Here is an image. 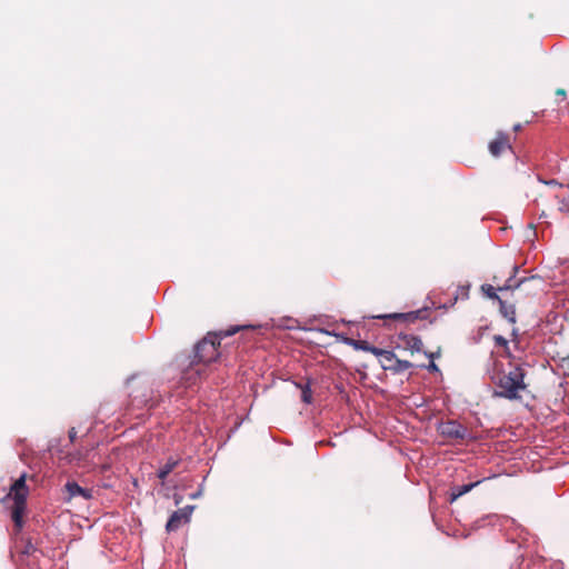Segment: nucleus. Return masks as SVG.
Returning a JSON list of instances; mask_svg holds the SVG:
<instances>
[{
  "label": "nucleus",
  "mask_w": 569,
  "mask_h": 569,
  "mask_svg": "<svg viewBox=\"0 0 569 569\" xmlns=\"http://www.w3.org/2000/svg\"><path fill=\"white\" fill-rule=\"evenodd\" d=\"M496 397L509 400L520 398L519 392L526 389L525 372L520 367H515L507 375H503L498 382Z\"/></svg>",
  "instance_id": "f257e3e1"
},
{
  "label": "nucleus",
  "mask_w": 569,
  "mask_h": 569,
  "mask_svg": "<svg viewBox=\"0 0 569 569\" xmlns=\"http://www.w3.org/2000/svg\"><path fill=\"white\" fill-rule=\"evenodd\" d=\"M10 495L13 497V507L11 518L18 529L22 527V516L26 510V499L28 488L26 487V475H21L19 479L11 486Z\"/></svg>",
  "instance_id": "f03ea898"
},
{
  "label": "nucleus",
  "mask_w": 569,
  "mask_h": 569,
  "mask_svg": "<svg viewBox=\"0 0 569 569\" xmlns=\"http://www.w3.org/2000/svg\"><path fill=\"white\" fill-rule=\"evenodd\" d=\"M220 336L217 333L208 335L196 346V358L203 363H209L218 359Z\"/></svg>",
  "instance_id": "7ed1b4c3"
},
{
  "label": "nucleus",
  "mask_w": 569,
  "mask_h": 569,
  "mask_svg": "<svg viewBox=\"0 0 569 569\" xmlns=\"http://www.w3.org/2000/svg\"><path fill=\"white\" fill-rule=\"evenodd\" d=\"M193 509V506H186L174 511L167 522V530L174 531L179 529L182 523H187L190 520Z\"/></svg>",
  "instance_id": "20e7f679"
},
{
  "label": "nucleus",
  "mask_w": 569,
  "mask_h": 569,
  "mask_svg": "<svg viewBox=\"0 0 569 569\" xmlns=\"http://www.w3.org/2000/svg\"><path fill=\"white\" fill-rule=\"evenodd\" d=\"M397 347L410 352H420L422 350V341L419 337L409 333H399L397 336Z\"/></svg>",
  "instance_id": "39448f33"
},
{
  "label": "nucleus",
  "mask_w": 569,
  "mask_h": 569,
  "mask_svg": "<svg viewBox=\"0 0 569 569\" xmlns=\"http://www.w3.org/2000/svg\"><path fill=\"white\" fill-rule=\"evenodd\" d=\"M441 435L452 439H463L467 435V429L457 421H447L440 425Z\"/></svg>",
  "instance_id": "423d86ee"
},
{
  "label": "nucleus",
  "mask_w": 569,
  "mask_h": 569,
  "mask_svg": "<svg viewBox=\"0 0 569 569\" xmlns=\"http://www.w3.org/2000/svg\"><path fill=\"white\" fill-rule=\"evenodd\" d=\"M66 489L70 498L82 497L84 500H89L92 498V491L86 488L80 487L74 481H69L66 483Z\"/></svg>",
  "instance_id": "0eeeda50"
},
{
  "label": "nucleus",
  "mask_w": 569,
  "mask_h": 569,
  "mask_svg": "<svg viewBox=\"0 0 569 569\" xmlns=\"http://www.w3.org/2000/svg\"><path fill=\"white\" fill-rule=\"evenodd\" d=\"M508 138L505 133H498L497 138L490 142L489 150L492 156L498 157L501 152L509 148Z\"/></svg>",
  "instance_id": "6e6552de"
},
{
  "label": "nucleus",
  "mask_w": 569,
  "mask_h": 569,
  "mask_svg": "<svg viewBox=\"0 0 569 569\" xmlns=\"http://www.w3.org/2000/svg\"><path fill=\"white\" fill-rule=\"evenodd\" d=\"M377 319H395V320H403L408 322H413L419 318V311H410L405 313H389V315H381L376 316Z\"/></svg>",
  "instance_id": "1a4fd4ad"
},
{
  "label": "nucleus",
  "mask_w": 569,
  "mask_h": 569,
  "mask_svg": "<svg viewBox=\"0 0 569 569\" xmlns=\"http://www.w3.org/2000/svg\"><path fill=\"white\" fill-rule=\"evenodd\" d=\"M479 483H480V480L476 481V482H471V483L453 487L451 489V493H450V496H451L450 497V501L451 502L456 501L458 498H460L461 496H463L467 492H469L470 490H472Z\"/></svg>",
  "instance_id": "9d476101"
},
{
  "label": "nucleus",
  "mask_w": 569,
  "mask_h": 569,
  "mask_svg": "<svg viewBox=\"0 0 569 569\" xmlns=\"http://www.w3.org/2000/svg\"><path fill=\"white\" fill-rule=\"evenodd\" d=\"M412 367V363L407 360H400L396 358L393 365H386V370H392L395 372H403Z\"/></svg>",
  "instance_id": "9b49d317"
},
{
  "label": "nucleus",
  "mask_w": 569,
  "mask_h": 569,
  "mask_svg": "<svg viewBox=\"0 0 569 569\" xmlns=\"http://www.w3.org/2000/svg\"><path fill=\"white\" fill-rule=\"evenodd\" d=\"M178 460L170 458L168 461L159 469L158 477L161 480H164L167 476L178 466Z\"/></svg>",
  "instance_id": "f8f14e48"
},
{
  "label": "nucleus",
  "mask_w": 569,
  "mask_h": 569,
  "mask_svg": "<svg viewBox=\"0 0 569 569\" xmlns=\"http://www.w3.org/2000/svg\"><path fill=\"white\" fill-rule=\"evenodd\" d=\"M382 363L383 369H386V365H393L396 360V355L390 350L381 349V353L378 356Z\"/></svg>",
  "instance_id": "ddd939ff"
},
{
  "label": "nucleus",
  "mask_w": 569,
  "mask_h": 569,
  "mask_svg": "<svg viewBox=\"0 0 569 569\" xmlns=\"http://www.w3.org/2000/svg\"><path fill=\"white\" fill-rule=\"evenodd\" d=\"M499 303H500V310L502 312V315L510 321V322H515L516 321V312H515V309L510 306L508 307L501 299H499Z\"/></svg>",
  "instance_id": "4468645a"
},
{
  "label": "nucleus",
  "mask_w": 569,
  "mask_h": 569,
  "mask_svg": "<svg viewBox=\"0 0 569 569\" xmlns=\"http://www.w3.org/2000/svg\"><path fill=\"white\" fill-rule=\"evenodd\" d=\"M298 387L301 388V399L305 403H311L312 401V391L310 389V386L309 385H305V386H300L298 385Z\"/></svg>",
  "instance_id": "2eb2a0df"
},
{
  "label": "nucleus",
  "mask_w": 569,
  "mask_h": 569,
  "mask_svg": "<svg viewBox=\"0 0 569 569\" xmlns=\"http://www.w3.org/2000/svg\"><path fill=\"white\" fill-rule=\"evenodd\" d=\"M482 292L490 299H495L499 301V296L497 295V289L491 284H483L481 287Z\"/></svg>",
  "instance_id": "dca6fc26"
},
{
  "label": "nucleus",
  "mask_w": 569,
  "mask_h": 569,
  "mask_svg": "<svg viewBox=\"0 0 569 569\" xmlns=\"http://www.w3.org/2000/svg\"><path fill=\"white\" fill-rule=\"evenodd\" d=\"M360 349H362L365 351H369L372 355H375L376 357H378L379 353H381V349L380 348H377L375 346H370V345H368L366 342L362 346H360Z\"/></svg>",
  "instance_id": "f3484780"
},
{
  "label": "nucleus",
  "mask_w": 569,
  "mask_h": 569,
  "mask_svg": "<svg viewBox=\"0 0 569 569\" xmlns=\"http://www.w3.org/2000/svg\"><path fill=\"white\" fill-rule=\"evenodd\" d=\"M425 355H426L428 358H430V359H431V362H430V363H429V366L427 367V368H428V370H430V371H438V370H439V368H438V366L433 362V358L436 357V353H433V352H425Z\"/></svg>",
  "instance_id": "a211bd4d"
},
{
  "label": "nucleus",
  "mask_w": 569,
  "mask_h": 569,
  "mask_svg": "<svg viewBox=\"0 0 569 569\" xmlns=\"http://www.w3.org/2000/svg\"><path fill=\"white\" fill-rule=\"evenodd\" d=\"M493 340H495L497 346H500V347H507L508 346L507 339L503 338L502 336H495Z\"/></svg>",
  "instance_id": "6ab92c4d"
},
{
  "label": "nucleus",
  "mask_w": 569,
  "mask_h": 569,
  "mask_svg": "<svg viewBox=\"0 0 569 569\" xmlns=\"http://www.w3.org/2000/svg\"><path fill=\"white\" fill-rule=\"evenodd\" d=\"M511 280H512V278H510V279L508 280V282H507L505 286L499 287V288H498V290L502 291V290H509V289H512V288H513V286L510 283V282H511Z\"/></svg>",
  "instance_id": "aec40b11"
},
{
  "label": "nucleus",
  "mask_w": 569,
  "mask_h": 569,
  "mask_svg": "<svg viewBox=\"0 0 569 569\" xmlns=\"http://www.w3.org/2000/svg\"><path fill=\"white\" fill-rule=\"evenodd\" d=\"M241 328L242 327H234L231 330L226 331L224 336H231V335L236 333L238 330H240Z\"/></svg>",
  "instance_id": "412c9836"
},
{
  "label": "nucleus",
  "mask_w": 569,
  "mask_h": 569,
  "mask_svg": "<svg viewBox=\"0 0 569 569\" xmlns=\"http://www.w3.org/2000/svg\"><path fill=\"white\" fill-rule=\"evenodd\" d=\"M76 435H77L76 430L71 429L70 432H69L70 439L73 440L76 438Z\"/></svg>",
  "instance_id": "4be33fe9"
},
{
  "label": "nucleus",
  "mask_w": 569,
  "mask_h": 569,
  "mask_svg": "<svg viewBox=\"0 0 569 569\" xmlns=\"http://www.w3.org/2000/svg\"><path fill=\"white\" fill-rule=\"evenodd\" d=\"M557 94L565 97V96H566V92H565V90L559 89V90L557 91Z\"/></svg>",
  "instance_id": "5701e85b"
},
{
  "label": "nucleus",
  "mask_w": 569,
  "mask_h": 569,
  "mask_svg": "<svg viewBox=\"0 0 569 569\" xmlns=\"http://www.w3.org/2000/svg\"><path fill=\"white\" fill-rule=\"evenodd\" d=\"M200 495H201V492H200V491H198V492H196V493L191 495V498H193V499H194V498H198Z\"/></svg>",
  "instance_id": "b1692460"
},
{
  "label": "nucleus",
  "mask_w": 569,
  "mask_h": 569,
  "mask_svg": "<svg viewBox=\"0 0 569 569\" xmlns=\"http://www.w3.org/2000/svg\"><path fill=\"white\" fill-rule=\"evenodd\" d=\"M513 129H515L516 131L520 130V129H521V124H516V126L513 127Z\"/></svg>",
  "instance_id": "393cba45"
},
{
  "label": "nucleus",
  "mask_w": 569,
  "mask_h": 569,
  "mask_svg": "<svg viewBox=\"0 0 569 569\" xmlns=\"http://www.w3.org/2000/svg\"><path fill=\"white\" fill-rule=\"evenodd\" d=\"M320 331H321V332H325V333H327V335H331L328 330H325V329H321Z\"/></svg>",
  "instance_id": "a878e982"
}]
</instances>
